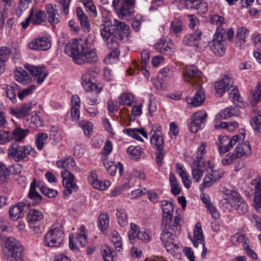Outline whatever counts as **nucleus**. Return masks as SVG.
Returning <instances> with one entry per match:
<instances>
[{"mask_svg":"<svg viewBox=\"0 0 261 261\" xmlns=\"http://www.w3.org/2000/svg\"><path fill=\"white\" fill-rule=\"evenodd\" d=\"M204 171L206 173L202 184L200 186L203 189L212 186L217 180L220 179L223 175L222 169H215L213 163L210 161L202 162L194 161L192 167V176L194 182H199L203 175Z\"/></svg>","mask_w":261,"mask_h":261,"instance_id":"f257e3e1","label":"nucleus"},{"mask_svg":"<svg viewBox=\"0 0 261 261\" xmlns=\"http://www.w3.org/2000/svg\"><path fill=\"white\" fill-rule=\"evenodd\" d=\"M65 52L72 57L77 64L92 63L97 61L98 57L95 49L88 48L81 39H72L65 46Z\"/></svg>","mask_w":261,"mask_h":261,"instance_id":"f03ea898","label":"nucleus"},{"mask_svg":"<svg viewBox=\"0 0 261 261\" xmlns=\"http://www.w3.org/2000/svg\"><path fill=\"white\" fill-rule=\"evenodd\" d=\"M100 35L107 46L113 51L110 53L105 59L108 64H111L116 60L119 56L116 49L119 47L118 37L115 35L113 23L110 21H106L100 26Z\"/></svg>","mask_w":261,"mask_h":261,"instance_id":"7ed1b4c3","label":"nucleus"},{"mask_svg":"<svg viewBox=\"0 0 261 261\" xmlns=\"http://www.w3.org/2000/svg\"><path fill=\"white\" fill-rule=\"evenodd\" d=\"M222 208L226 212L235 210L240 215L246 213L248 210V205L245 200L236 191H229L222 200Z\"/></svg>","mask_w":261,"mask_h":261,"instance_id":"20e7f679","label":"nucleus"},{"mask_svg":"<svg viewBox=\"0 0 261 261\" xmlns=\"http://www.w3.org/2000/svg\"><path fill=\"white\" fill-rule=\"evenodd\" d=\"M9 156L17 162H27L30 156L35 157L37 152L35 149L30 145H19L16 143L12 145L9 149Z\"/></svg>","mask_w":261,"mask_h":261,"instance_id":"39448f33","label":"nucleus"},{"mask_svg":"<svg viewBox=\"0 0 261 261\" xmlns=\"http://www.w3.org/2000/svg\"><path fill=\"white\" fill-rule=\"evenodd\" d=\"M5 243L9 254L4 255L3 261H22L23 248L20 242L14 238L9 237Z\"/></svg>","mask_w":261,"mask_h":261,"instance_id":"423d86ee","label":"nucleus"},{"mask_svg":"<svg viewBox=\"0 0 261 261\" xmlns=\"http://www.w3.org/2000/svg\"><path fill=\"white\" fill-rule=\"evenodd\" d=\"M246 134L244 129H241L239 134L229 138L227 136H220L216 142L219 153L224 154L228 151L238 142L243 140Z\"/></svg>","mask_w":261,"mask_h":261,"instance_id":"0eeeda50","label":"nucleus"},{"mask_svg":"<svg viewBox=\"0 0 261 261\" xmlns=\"http://www.w3.org/2000/svg\"><path fill=\"white\" fill-rule=\"evenodd\" d=\"M162 232L160 239L167 251L173 249L177 248L178 245L174 243V240L178 233L174 228H171L169 223H164L162 224Z\"/></svg>","mask_w":261,"mask_h":261,"instance_id":"6e6552de","label":"nucleus"},{"mask_svg":"<svg viewBox=\"0 0 261 261\" xmlns=\"http://www.w3.org/2000/svg\"><path fill=\"white\" fill-rule=\"evenodd\" d=\"M64 238L63 230L60 225H53L44 236V244L49 247H58Z\"/></svg>","mask_w":261,"mask_h":261,"instance_id":"1a4fd4ad","label":"nucleus"},{"mask_svg":"<svg viewBox=\"0 0 261 261\" xmlns=\"http://www.w3.org/2000/svg\"><path fill=\"white\" fill-rule=\"evenodd\" d=\"M135 0H113L112 6L117 10L120 18L129 19L133 14Z\"/></svg>","mask_w":261,"mask_h":261,"instance_id":"9d476101","label":"nucleus"},{"mask_svg":"<svg viewBox=\"0 0 261 261\" xmlns=\"http://www.w3.org/2000/svg\"><path fill=\"white\" fill-rule=\"evenodd\" d=\"M224 34V30L218 32L217 29L213 39L209 43L211 50L216 56H222L225 52L227 42Z\"/></svg>","mask_w":261,"mask_h":261,"instance_id":"9b49d317","label":"nucleus"},{"mask_svg":"<svg viewBox=\"0 0 261 261\" xmlns=\"http://www.w3.org/2000/svg\"><path fill=\"white\" fill-rule=\"evenodd\" d=\"M201 72L195 66H187L182 71L184 80L190 84H197L201 79Z\"/></svg>","mask_w":261,"mask_h":261,"instance_id":"f8f14e48","label":"nucleus"},{"mask_svg":"<svg viewBox=\"0 0 261 261\" xmlns=\"http://www.w3.org/2000/svg\"><path fill=\"white\" fill-rule=\"evenodd\" d=\"M63 185L65 188L64 194L68 196L73 192L77 191L78 187L76 185L74 176L69 171L64 170L61 172Z\"/></svg>","mask_w":261,"mask_h":261,"instance_id":"ddd939ff","label":"nucleus"},{"mask_svg":"<svg viewBox=\"0 0 261 261\" xmlns=\"http://www.w3.org/2000/svg\"><path fill=\"white\" fill-rule=\"evenodd\" d=\"M24 68L37 80L39 84H42L48 76V71L44 66H34L29 64L24 65Z\"/></svg>","mask_w":261,"mask_h":261,"instance_id":"4468645a","label":"nucleus"},{"mask_svg":"<svg viewBox=\"0 0 261 261\" xmlns=\"http://www.w3.org/2000/svg\"><path fill=\"white\" fill-rule=\"evenodd\" d=\"M207 113L204 110L195 113L191 117L190 130L193 133H196L201 128L202 124L206 120Z\"/></svg>","mask_w":261,"mask_h":261,"instance_id":"2eb2a0df","label":"nucleus"},{"mask_svg":"<svg viewBox=\"0 0 261 261\" xmlns=\"http://www.w3.org/2000/svg\"><path fill=\"white\" fill-rule=\"evenodd\" d=\"M207 113L204 110L195 113L191 117L190 130L193 133H196L201 128L202 124L206 120Z\"/></svg>","mask_w":261,"mask_h":261,"instance_id":"dca6fc26","label":"nucleus"},{"mask_svg":"<svg viewBox=\"0 0 261 261\" xmlns=\"http://www.w3.org/2000/svg\"><path fill=\"white\" fill-rule=\"evenodd\" d=\"M28 47L32 50L45 51L49 49L51 44L49 39L45 36H38L32 40L28 43Z\"/></svg>","mask_w":261,"mask_h":261,"instance_id":"f3484780","label":"nucleus"},{"mask_svg":"<svg viewBox=\"0 0 261 261\" xmlns=\"http://www.w3.org/2000/svg\"><path fill=\"white\" fill-rule=\"evenodd\" d=\"M233 84V79L231 76L226 75L221 80L215 83L216 92L222 96L231 87Z\"/></svg>","mask_w":261,"mask_h":261,"instance_id":"a211bd4d","label":"nucleus"},{"mask_svg":"<svg viewBox=\"0 0 261 261\" xmlns=\"http://www.w3.org/2000/svg\"><path fill=\"white\" fill-rule=\"evenodd\" d=\"M56 165L58 168L64 169L65 170H71L76 173H79L81 171L80 168L76 166L73 158L71 156L65 157L58 161Z\"/></svg>","mask_w":261,"mask_h":261,"instance_id":"6ab92c4d","label":"nucleus"},{"mask_svg":"<svg viewBox=\"0 0 261 261\" xmlns=\"http://www.w3.org/2000/svg\"><path fill=\"white\" fill-rule=\"evenodd\" d=\"M81 83L84 89L87 92L96 91L97 93H100L102 90L101 87L92 82L88 71H86L82 75Z\"/></svg>","mask_w":261,"mask_h":261,"instance_id":"aec40b11","label":"nucleus"},{"mask_svg":"<svg viewBox=\"0 0 261 261\" xmlns=\"http://www.w3.org/2000/svg\"><path fill=\"white\" fill-rule=\"evenodd\" d=\"M113 25L115 31V35H116V36L118 35V39L122 40L128 36L129 26L124 22L115 19Z\"/></svg>","mask_w":261,"mask_h":261,"instance_id":"412c9836","label":"nucleus"},{"mask_svg":"<svg viewBox=\"0 0 261 261\" xmlns=\"http://www.w3.org/2000/svg\"><path fill=\"white\" fill-rule=\"evenodd\" d=\"M173 43L170 39L161 38L154 45L155 49L162 54H169L173 47Z\"/></svg>","mask_w":261,"mask_h":261,"instance_id":"4be33fe9","label":"nucleus"},{"mask_svg":"<svg viewBox=\"0 0 261 261\" xmlns=\"http://www.w3.org/2000/svg\"><path fill=\"white\" fill-rule=\"evenodd\" d=\"M122 132L124 134L127 135L128 136L132 137L140 142H143V139L141 138V136H143L146 139L148 138L147 133L142 127L124 128L123 129Z\"/></svg>","mask_w":261,"mask_h":261,"instance_id":"5701e85b","label":"nucleus"},{"mask_svg":"<svg viewBox=\"0 0 261 261\" xmlns=\"http://www.w3.org/2000/svg\"><path fill=\"white\" fill-rule=\"evenodd\" d=\"M27 218L30 227L33 228L34 231L38 232L39 227L35 226L34 223L40 221L43 218L42 213L38 210L32 209L28 214Z\"/></svg>","mask_w":261,"mask_h":261,"instance_id":"b1692460","label":"nucleus"},{"mask_svg":"<svg viewBox=\"0 0 261 261\" xmlns=\"http://www.w3.org/2000/svg\"><path fill=\"white\" fill-rule=\"evenodd\" d=\"M204 99V90L200 88L197 90L193 98L187 97L186 101L188 107L191 108L200 106L203 102Z\"/></svg>","mask_w":261,"mask_h":261,"instance_id":"393cba45","label":"nucleus"},{"mask_svg":"<svg viewBox=\"0 0 261 261\" xmlns=\"http://www.w3.org/2000/svg\"><path fill=\"white\" fill-rule=\"evenodd\" d=\"M193 237L189 236V239L192 241L194 246L198 248L199 243L204 242V236L202 232V226L200 223L197 222L194 227L193 231Z\"/></svg>","mask_w":261,"mask_h":261,"instance_id":"a878e982","label":"nucleus"},{"mask_svg":"<svg viewBox=\"0 0 261 261\" xmlns=\"http://www.w3.org/2000/svg\"><path fill=\"white\" fill-rule=\"evenodd\" d=\"M45 11L48 21L52 24H57L60 21V15L56 5L47 4L45 6Z\"/></svg>","mask_w":261,"mask_h":261,"instance_id":"bb28decb","label":"nucleus"},{"mask_svg":"<svg viewBox=\"0 0 261 261\" xmlns=\"http://www.w3.org/2000/svg\"><path fill=\"white\" fill-rule=\"evenodd\" d=\"M25 206V204L23 202H18L11 206L9 208V216L11 219L17 220L23 217L24 215V208Z\"/></svg>","mask_w":261,"mask_h":261,"instance_id":"cd10ccee","label":"nucleus"},{"mask_svg":"<svg viewBox=\"0 0 261 261\" xmlns=\"http://www.w3.org/2000/svg\"><path fill=\"white\" fill-rule=\"evenodd\" d=\"M163 219L162 223H169L174 213L173 203L171 201L164 200L162 202Z\"/></svg>","mask_w":261,"mask_h":261,"instance_id":"c85d7f7f","label":"nucleus"},{"mask_svg":"<svg viewBox=\"0 0 261 261\" xmlns=\"http://www.w3.org/2000/svg\"><path fill=\"white\" fill-rule=\"evenodd\" d=\"M202 34L200 30H197L194 32L187 35L184 37V41L188 46L197 47Z\"/></svg>","mask_w":261,"mask_h":261,"instance_id":"c756f323","label":"nucleus"},{"mask_svg":"<svg viewBox=\"0 0 261 261\" xmlns=\"http://www.w3.org/2000/svg\"><path fill=\"white\" fill-rule=\"evenodd\" d=\"M234 152L238 158H247L251 153V148L248 142L239 143L235 148Z\"/></svg>","mask_w":261,"mask_h":261,"instance_id":"7c9ffc66","label":"nucleus"},{"mask_svg":"<svg viewBox=\"0 0 261 261\" xmlns=\"http://www.w3.org/2000/svg\"><path fill=\"white\" fill-rule=\"evenodd\" d=\"M250 124L254 130L261 133V111L253 108L251 111Z\"/></svg>","mask_w":261,"mask_h":261,"instance_id":"2f4dec72","label":"nucleus"},{"mask_svg":"<svg viewBox=\"0 0 261 261\" xmlns=\"http://www.w3.org/2000/svg\"><path fill=\"white\" fill-rule=\"evenodd\" d=\"M150 143L155 149H164V141L161 130H155L150 138Z\"/></svg>","mask_w":261,"mask_h":261,"instance_id":"473e14b6","label":"nucleus"},{"mask_svg":"<svg viewBox=\"0 0 261 261\" xmlns=\"http://www.w3.org/2000/svg\"><path fill=\"white\" fill-rule=\"evenodd\" d=\"M41 187L39 185H37L36 180L34 179L32 182L30 191L28 194L29 197L33 200V205H37L41 201L42 196L36 191V188Z\"/></svg>","mask_w":261,"mask_h":261,"instance_id":"72a5a7b5","label":"nucleus"},{"mask_svg":"<svg viewBox=\"0 0 261 261\" xmlns=\"http://www.w3.org/2000/svg\"><path fill=\"white\" fill-rule=\"evenodd\" d=\"M239 113V109L238 107H230L221 110L216 117L217 119H226L233 116H238Z\"/></svg>","mask_w":261,"mask_h":261,"instance_id":"f704fd0d","label":"nucleus"},{"mask_svg":"<svg viewBox=\"0 0 261 261\" xmlns=\"http://www.w3.org/2000/svg\"><path fill=\"white\" fill-rule=\"evenodd\" d=\"M31 110V106L29 105L25 104L19 107L11 108L10 113L17 118H21L28 114Z\"/></svg>","mask_w":261,"mask_h":261,"instance_id":"c9c22d12","label":"nucleus"},{"mask_svg":"<svg viewBox=\"0 0 261 261\" xmlns=\"http://www.w3.org/2000/svg\"><path fill=\"white\" fill-rule=\"evenodd\" d=\"M249 35V31L247 28L245 27L239 28L236 38V45L241 47L246 42V39L248 37Z\"/></svg>","mask_w":261,"mask_h":261,"instance_id":"e433bc0d","label":"nucleus"},{"mask_svg":"<svg viewBox=\"0 0 261 261\" xmlns=\"http://www.w3.org/2000/svg\"><path fill=\"white\" fill-rule=\"evenodd\" d=\"M30 13H32L31 16L32 24L37 25L45 21L46 16L43 11L38 9L32 8Z\"/></svg>","mask_w":261,"mask_h":261,"instance_id":"4c0bfd02","label":"nucleus"},{"mask_svg":"<svg viewBox=\"0 0 261 261\" xmlns=\"http://www.w3.org/2000/svg\"><path fill=\"white\" fill-rule=\"evenodd\" d=\"M18 92H19V86L16 83H12L7 86L6 89L7 96L13 103H15L17 101L16 94L18 95Z\"/></svg>","mask_w":261,"mask_h":261,"instance_id":"58836bf2","label":"nucleus"},{"mask_svg":"<svg viewBox=\"0 0 261 261\" xmlns=\"http://www.w3.org/2000/svg\"><path fill=\"white\" fill-rule=\"evenodd\" d=\"M169 182L171 186V193L174 196L179 195L181 192V189L176 177L172 172L169 174Z\"/></svg>","mask_w":261,"mask_h":261,"instance_id":"ea45409f","label":"nucleus"},{"mask_svg":"<svg viewBox=\"0 0 261 261\" xmlns=\"http://www.w3.org/2000/svg\"><path fill=\"white\" fill-rule=\"evenodd\" d=\"M30 133L28 129H22L20 127H16L11 134L12 139L16 141H20L23 140Z\"/></svg>","mask_w":261,"mask_h":261,"instance_id":"a19ab883","label":"nucleus"},{"mask_svg":"<svg viewBox=\"0 0 261 261\" xmlns=\"http://www.w3.org/2000/svg\"><path fill=\"white\" fill-rule=\"evenodd\" d=\"M253 204L255 209L261 208V182H256L254 187Z\"/></svg>","mask_w":261,"mask_h":261,"instance_id":"79ce46f5","label":"nucleus"},{"mask_svg":"<svg viewBox=\"0 0 261 261\" xmlns=\"http://www.w3.org/2000/svg\"><path fill=\"white\" fill-rule=\"evenodd\" d=\"M14 77L17 82L21 83H26L30 80L27 72L21 68L14 71Z\"/></svg>","mask_w":261,"mask_h":261,"instance_id":"37998d69","label":"nucleus"},{"mask_svg":"<svg viewBox=\"0 0 261 261\" xmlns=\"http://www.w3.org/2000/svg\"><path fill=\"white\" fill-rule=\"evenodd\" d=\"M142 152V148L138 146H130L126 150L128 156L133 160L138 159L140 157Z\"/></svg>","mask_w":261,"mask_h":261,"instance_id":"c03bdc74","label":"nucleus"},{"mask_svg":"<svg viewBox=\"0 0 261 261\" xmlns=\"http://www.w3.org/2000/svg\"><path fill=\"white\" fill-rule=\"evenodd\" d=\"M141 229L137 224L131 223L130 230L128 232V237L131 243H134L135 239L138 238Z\"/></svg>","mask_w":261,"mask_h":261,"instance_id":"a18cd8bd","label":"nucleus"},{"mask_svg":"<svg viewBox=\"0 0 261 261\" xmlns=\"http://www.w3.org/2000/svg\"><path fill=\"white\" fill-rule=\"evenodd\" d=\"M10 53L11 49L10 48L7 46H2L0 47V73L3 67L5 66V62L8 59Z\"/></svg>","mask_w":261,"mask_h":261,"instance_id":"49530a36","label":"nucleus"},{"mask_svg":"<svg viewBox=\"0 0 261 261\" xmlns=\"http://www.w3.org/2000/svg\"><path fill=\"white\" fill-rule=\"evenodd\" d=\"M117 219L118 223L121 227L126 226L127 224V216L124 208L117 209Z\"/></svg>","mask_w":261,"mask_h":261,"instance_id":"de8ad7c7","label":"nucleus"},{"mask_svg":"<svg viewBox=\"0 0 261 261\" xmlns=\"http://www.w3.org/2000/svg\"><path fill=\"white\" fill-rule=\"evenodd\" d=\"M230 90L229 92V97L233 99L234 104L239 107H241L242 98L240 96L238 89L236 87L231 86L230 88Z\"/></svg>","mask_w":261,"mask_h":261,"instance_id":"09e8293b","label":"nucleus"},{"mask_svg":"<svg viewBox=\"0 0 261 261\" xmlns=\"http://www.w3.org/2000/svg\"><path fill=\"white\" fill-rule=\"evenodd\" d=\"M182 30V22L178 19H175L171 23L170 33L178 36Z\"/></svg>","mask_w":261,"mask_h":261,"instance_id":"8fccbe9b","label":"nucleus"},{"mask_svg":"<svg viewBox=\"0 0 261 261\" xmlns=\"http://www.w3.org/2000/svg\"><path fill=\"white\" fill-rule=\"evenodd\" d=\"M76 15L81 22L82 27L89 28L90 24L88 18L84 11L80 7L76 8Z\"/></svg>","mask_w":261,"mask_h":261,"instance_id":"3c124183","label":"nucleus"},{"mask_svg":"<svg viewBox=\"0 0 261 261\" xmlns=\"http://www.w3.org/2000/svg\"><path fill=\"white\" fill-rule=\"evenodd\" d=\"M79 126L83 130L84 134L86 136H90L93 129V123L90 121L84 120L79 123Z\"/></svg>","mask_w":261,"mask_h":261,"instance_id":"603ef678","label":"nucleus"},{"mask_svg":"<svg viewBox=\"0 0 261 261\" xmlns=\"http://www.w3.org/2000/svg\"><path fill=\"white\" fill-rule=\"evenodd\" d=\"M9 175L8 169L3 163L0 162V185L8 182Z\"/></svg>","mask_w":261,"mask_h":261,"instance_id":"864d4df0","label":"nucleus"},{"mask_svg":"<svg viewBox=\"0 0 261 261\" xmlns=\"http://www.w3.org/2000/svg\"><path fill=\"white\" fill-rule=\"evenodd\" d=\"M48 136L46 133H38L36 136L35 144L39 150H41L43 148Z\"/></svg>","mask_w":261,"mask_h":261,"instance_id":"5fc2aeb1","label":"nucleus"},{"mask_svg":"<svg viewBox=\"0 0 261 261\" xmlns=\"http://www.w3.org/2000/svg\"><path fill=\"white\" fill-rule=\"evenodd\" d=\"M133 97L129 93H122L119 97V102L124 106H131L133 104Z\"/></svg>","mask_w":261,"mask_h":261,"instance_id":"6e6d98bb","label":"nucleus"},{"mask_svg":"<svg viewBox=\"0 0 261 261\" xmlns=\"http://www.w3.org/2000/svg\"><path fill=\"white\" fill-rule=\"evenodd\" d=\"M260 101L261 88L259 84H257L255 90L252 92L251 103L252 106H254Z\"/></svg>","mask_w":261,"mask_h":261,"instance_id":"4d7b16f0","label":"nucleus"},{"mask_svg":"<svg viewBox=\"0 0 261 261\" xmlns=\"http://www.w3.org/2000/svg\"><path fill=\"white\" fill-rule=\"evenodd\" d=\"M99 93L96 92V94H87L86 96L85 102L87 105L94 106L100 102V99L98 95Z\"/></svg>","mask_w":261,"mask_h":261,"instance_id":"13d9d810","label":"nucleus"},{"mask_svg":"<svg viewBox=\"0 0 261 261\" xmlns=\"http://www.w3.org/2000/svg\"><path fill=\"white\" fill-rule=\"evenodd\" d=\"M206 146V143L205 142H201L200 145L198 146L197 150V156L196 159L194 161H201L202 162H205L203 160V156L205 154V148Z\"/></svg>","mask_w":261,"mask_h":261,"instance_id":"bf43d9fd","label":"nucleus"},{"mask_svg":"<svg viewBox=\"0 0 261 261\" xmlns=\"http://www.w3.org/2000/svg\"><path fill=\"white\" fill-rule=\"evenodd\" d=\"M43 125V120L37 114H33L30 118V126L39 127Z\"/></svg>","mask_w":261,"mask_h":261,"instance_id":"052dcab7","label":"nucleus"},{"mask_svg":"<svg viewBox=\"0 0 261 261\" xmlns=\"http://www.w3.org/2000/svg\"><path fill=\"white\" fill-rule=\"evenodd\" d=\"M109 223V218L107 214H101L98 218L99 227L101 230L107 228Z\"/></svg>","mask_w":261,"mask_h":261,"instance_id":"680f3d73","label":"nucleus"},{"mask_svg":"<svg viewBox=\"0 0 261 261\" xmlns=\"http://www.w3.org/2000/svg\"><path fill=\"white\" fill-rule=\"evenodd\" d=\"M103 165L111 176H114L115 175L117 167L113 162L104 159Z\"/></svg>","mask_w":261,"mask_h":261,"instance_id":"e2e57ef3","label":"nucleus"},{"mask_svg":"<svg viewBox=\"0 0 261 261\" xmlns=\"http://www.w3.org/2000/svg\"><path fill=\"white\" fill-rule=\"evenodd\" d=\"M36 89V86L34 85H31L25 89H24L22 91H20L19 89V92H18V98L22 100L26 96L30 95L32 94L33 91Z\"/></svg>","mask_w":261,"mask_h":261,"instance_id":"0e129e2a","label":"nucleus"},{"mask_svg":"<svg viewBox=\"0 0 261 261\" xmlns=\"http://www.w3.org/2000/svg\"><path fill=\"white\" fill-rule=\"evenodd\" d=\"M113 149V145L111 141L109 140H107L103 146V152L101 154V159L104 161V158L106 160H107V156L110 154Z\"/></svg>","mask_w":261,"mask_h":261,"instance_id":"69168bd1","label":"nucleus"},{"mask_svg":"<svg viewBox=\"0 0 261 261\" xmlns=\"http://www.w3.org/2000/svg\"><path fill=\"white\" fill-rule=\"evenodd\" d=\"M138 239L145 242L151 241L152 237L150 230L142 228L140 230Z\"/></svg>","mask_w":261,"mask_h":261,"instance_id":"338daca9","label":"nucleus"},{"mask_svg":"<svg viewBox=\"0 0 261 261\" xmlns=\"http://www.w3.org/2000/svg\"><path fill=\"white\" fill-rule=\"evenodd\" d=\"M40 192L45 196L53 198L57 195V191L54 189L48 188L42 185L39 187Z\"/></svg>","mask_w":261,"mask_h":261,"instance_id":"774afa93","label":"nucleus"}]
</instances>
